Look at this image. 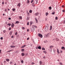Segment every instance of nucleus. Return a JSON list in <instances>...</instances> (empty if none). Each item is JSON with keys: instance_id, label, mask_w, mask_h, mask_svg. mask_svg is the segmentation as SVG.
<instances>
[{"instance_id": "39", "label": "nucleus", "mask_w": 65, "mask_h": 65, "mask_svg": "<svg viewBox=\"0 0 65 65\" xmlns=\"http://www.w3.org/2000/svg\"><path fill=\"white\" fill-rule=\"evenodd\" d=\"M55 20H58V17H55Z\"/></svg>"}, {"instance_id": "23", "label": "nucleus", "mask_w": 65, "mask_h": 65, "mask_svg": "<svg viewBox=\"0 0 65 65\" xmlns=\"http://www.w3.org/2000/svg\"><path fill=\"white\" fill-rule=\"evenodd\" d=\"M26 46V45H25L22 46V48H23V47H25V46Z\"/></svg>"}, {"instance_id": "64", "label": "nucleus", "mask_w": 65, "mask_h": 65, "mask_svg": "<svg viewBox=\"0 0 65 65\" xmlns=\"http://www.w3.org/2000/svg\"><path fill=\"white\" fill-rule=\"evenodd\" d=\"M2 4H4V2H3L2 3Z\"/></svg>"}, {"instance_id": "54", "label": "nucleus", "mask_w": 65, "mask_h": 65, "mask_svg": "<svg viewBox=\"0 0 65 65\" xmlns=\"http://www.w3.org/2000/svg\"><path fill=\"white\" fill-rule=\"evenodd\" d=\"M11 30V27H10L9 28V30Z\"/></svg>"}, {"instance_id": "27", "label": "nucleus", "mask_w": 65, "mask_h": 65, "mask_svg": "<svg viewBox=\"0 0 65 65\" xmlns=\"http://www.w3.org/2000/svg\"><path fill=\"white\" fill-rule=\"evenodd\" d=\"M59 63L60 64V65H63V63H62V62H59Z\"/></svg>"}, {"instance_id": "4", "label": "nucleus", "mask_w": 65, "mask_h": 65, "mask_svg": "<svg viewBox=\"0 0 65 65\" xmlns=\"http://www.w3.org/2000/svg\"><path fill=\"white\" fill-rule=\"evenodd\" d=\"M34 3L35 4H37V0H35V1H34Z\"/></svg>"}, {"instance_id": "17", "label": "nucleus", "mask_w": 65, "mask_h": 65, "mask_svg": "<svg viewBox=\"0 0 65 65\" xmlns=\"http://www.w3.org/2000/svg\"><path fill=\"white\" fill-rule=\"evenodd\" d=\"M27 15H29V14H30V13H29L28 12V11L27 12Z\"/></svg>"}, {"instance_id": "29", "label": "nucleus", "mask_w": 65, "mask_h": 65, "mask_svg": "<svg viewBox=\"0 0 65 65\" xmlns=\"http://www.w3.org/2000/svg\"><path fill=\"white\" fill-rule=\"evenodd\" d=\"M35 20L36 21V23H38V22H37V19H36V18H35Z\"/></svg>"}, {"instance_id": "26", "label": "nucleus", "mask_w": 65, "mask_h": 65, "mask_svg": "<svg viewBox=\"0 0 65 65\" xmlns=\"http://www.w3.org/2000/svg\"><path fill=\"white\" fill-rule=\"evenodd\" d=\"M12 10L13 11H15V9L14 8L12 9Z\"/></svg>"}, {"instance_id": "6", "label": "nucleus", "mask_w": 65, "mask_h": 65, "mask_svg": "<svg viewBox=\"0 0 65 65\" xmlns=\"http://www.w3.org/2000/svg\"><path fill=\"white\" fill-rule=\"evenodd\" d=\"M14 27V24L13 23H12L11 24V27L12 28H13Z\"/></svg>"}, {"instance_id": "59", "label": "nucleus", "mask_w": 65, "mask_h": 65, "mask_svg": "<svg viewBox=\"0 0 65 65\" xmlns=\"http://www.w3.org/2000/svg\"><path fill=\"white\" fill-rule=\"evenodd\" d=\"M7 11V10L6 9L5 10V11Z\"/></svg>"}, {"instance_id": "8", "label": "nucleus", "mask_w": 65, "mask_h": 65, "mask_svg": "<svg viewBox=\"0 0 65 65\" xmlns=\"http://www.w3.org/2000/svg\"><path fill=\"white\" fill-rule=\"evenodd\" d=\"M32 6H33V7H34L35 6V4H34V3H33L32 4Z\"/></svg>"}, {"instance_id": "53", "label": "nucleus", "mask_w": 65, "mask_h": 65, "mask_svg": "<svg viewBox=\"0 0 65 65\" xmlns=\"http://www.w3.org/2000/svg\"><path fill=\"white\" fill-rule=\"evenodd\" d=\"M29 37L28 38H27V40H29Z\"/></svg>"}, {"instance_id": "18", "label": "nucleus", "mask_w": 65, "mask_h": 65, "mask_svg": "<svg viewBox=\"0 0 65 65\" xmlns=\"http://www.w3.org/2000/svg\"><path fill=\"white\" fill-rule=\"evenodd\" d=\"M10 64H13V62L12 61H11L10 63Z\"/></svg>"}, {"instance_id": "9", "label": "nucleus", "mask_w": 65, "mask_h": 65, "mask_svg": "<svg viewBox=\"0 0 65 65\" xmlns=\"http://www.w3.org/2000/svg\"><path fill=\"white\" fill-rule=\"evenodd\" d=\"M10 47H11V48H14V47H15V46L11 45Z\"/></svg>"}, {"instance_id": "44", "label": "nucleus", "mask_w": 65, "mask_h": 65, "mask_svg": "<svg viewBox=\"0 0 65 65\" xmlns=\"http://www.w3.org/2000/svg\"><path fill=\"white\" fill-rule=\"evenodd\" d=\"M26 20H29V18L28 17H27Z\"/></svg>"}, {"instance_id": "33", "label": "nucleus", "mask_w": 65, "mask_h": 65, "mask_svg": "<svg viewBox=\"0 0 65 65\" xmlns=\"http://www.w3.org/2000/svg\"><path fill=\"white\" fill-rule=\"evenodd\" d=\"M19 18L20 19H22V16H19Z\"/></svg>"}, {"instance_id": "10", "label": "nucleus", "mask_w": 65, "mask_h": 65, "mask_svg": "<svg viewBox=\"0 0 65 65\" xmlns=\"http://www.w3.org/2000/svg\"><path fill=\"white\" fill-rule=\"evenodd\" d=\"M61 49L63 50H65V48L64 46H62L61 47Z\"/></svg>"}, {"instance_id": "61", "label": "nucleus", "mask_w": 65, "mask_h": 65, "mask_svg": "<svg viewBox=\"0 0 65 65\" xmlns=\"http://www.w3.org/2000/svg\"><path fill=\"white\" fill-rule=\"evenodd\" d=\"M62 52H63V51H60V53H62Z\"/></svg>"}, {"instance_id": "34", "label": "nucleus", "mask_w": 65, "mask_h": 65, "mask_svg": "<svg viewBox=\"0 0 65 65\" xmlns=\"http://www.w3.org/2000/svg\"><path fill=\"white\" fill-rule=\"evenodd\" d=\"M22 56H24V53H22Z\"/></svg>"}, {"instance_id": "28", "label": "nucleus", "mask_w": 65, "mask_h": 65, "mask_svg": "<svg viewBox=\"0 0 65 65\" xmlns=\"http://www.w3.org/2000/svg\"><path fill=\"white\" fill-rule=\"evenodd\" d=\"M12 32L11 31L10 32H9V34L10 35H11L12 33Z\"/></svg>"}, {"instance_id": "45", "label": "nucleus", "mask_w": 65, "mask_h": 65, "mask_svg": "<svg viewBox=\"0 0 65 65\" xmlns=\"http://www.w3.org/2000/svg\"><path fill=\"white\" fill-rule=\"evenodd\" d=\"M44 43H46L47 42V41H44Z\"/></svg>"}, {"instance_id": "2", "label": "nucleus", "mask_w": 65, "mask_h": 65, "mask_svg": "<svg viewBox=\"0 0 65 65\" xmlns=\"http://www.w3.org/2000/svg\"><path fill=\"white\" fill-rule=\"evenodd\" d=\"M39 14V13L37 12L35 14V16H38Z\"/></svg>"}, {"instance_id": "19", "label": "nucleus", "mask_w": 65, "mask_h": 65, "mask_svg": "<svg viewBox=\"0 0 65 65\" xmlns=\"http://www.w3.org/2000/svg\"><path fill=\"white\" fill-rule=\"evenodd\" d=\"M19 21H16L15 22V24H19Z\"/></svg>"}, {"instance_id": "13", "label": "nucleus", "mask_w": 65, "mask_h": 65, "mask_svg": "<svg viewBox=\"0 0 65 65\" xmlns=\"http://www.w3.org/2000/svg\"><path fill=\"white\" fill-rule=\"evenodd\" d=\"M31 30H35V28H34V27H32L31 28Z\"/></svg>"}, {"instance_id": "30", "label": "nucleus", "mask_w": 65, "mask_h": 65, "mask_svg": "<svg viewBox=\"0 0 65 65\" xmlns=\"http://www.w3.org/2000/svg\"><path fill=\"white\" fill-rule=\"evenodd\" d=\"M29 2H30V1L28 0H27V3L28 4H29Z\"/></svg>"}, {"instance_id": "11", "label": "nucleus", "mask_w": 65, "mask_h": 65, "mask_svg": "<svg viewBox=\"0 0 65 65\" xmlns=\"http://www.w3.org/2000/svg\"><path fill=\"white\" fill-rule=\"evenodd\" d=\"M17 6H19V7H20V6H21V3H18V4Z\"/></svg>"}, {"instance_id": "3", "label": "nucleus", "mask_w": 65, "mask_h": 65, "mask_svg": "<svg viewBox=\"0 0 65 65\" xmlns=\"http://www.w3.org/2000/svg\"><path fill=\"white\" fill-rule=\"evenodd\" d=\"M38 36L39 37H40V38H42V35L40 34H39Z\"/></svg>"}, {"instance_id": "47", "label": "nucleus", "mask_w": 65, "mask_h": 65, "mask_svg": "<svg viewBox=\"0 0 65 65\" xmlns=\"http://www.w3.org/2000/svg\"><path fill=\"white\" fill-rule=\"evenodd\" d=\"M63 24H65V21L64 20L63 21Z\"/></svg>"}, {"instance_id": "31", "label": "nucleus", "mask_w": 65, "mask_h": 65, "mask_svg": "<svg viewBox=\"0 0 65 65\" xmlns=\"http://www.w3.org/2000/svg\"><path fill=\"white\" fill-rule=\"evenodd\" d=\"M49 9H50V10H51V9H52V7L51 6L50 7L48 8Z\"/></svg>"}, {"instance_id": "20", "label": "nucleus", "mask_w": 65, "mask_h": 65, "mask_svg": "<svg viewBox=\"0 0 65 65\" xmlns=\"http://www.w3.org/2000/svg\"><path fill=\"white\" fill-rule=\"evenodd\" d=\"M52 26H51L50 29V30H52Z\"/></svg>"}, {"instance_id": "21", "label": "nucleus", "mask_w": 65, "mask_h": 65, "mask_svg": "<svg viewBox=\"0 0 65 65\" xmlns=\"http://www.w3.org/2000/svg\"><path fill=\"white\" fill-rule=\"evenodd\" d=\"M56 41H59V39H58V38H56Z\"/></svg>"}, {"instance_id": "36", "label": "nucleus", "mask_w": 65, "mask_h": 65, "mask_svg": "<svg viewBox=\"0 0 65 65\" xmlns=\"http://www.w3.org/2000/svg\"><path fill=\"white\" fill-rule=\"evenodd\" d=\"M3 32L4 33H5L6 32V30H3Z\"/></svg>"}, {"instance_id": "40", "label": "nucleus", "mask_w": 65, "mask_h": 65, "mask_svg": "<svg viewBox=\"0 0 65 65\" xmlns=\"http://www.w3.org/2000/svg\"><path fill=\"white\" fill-rule=\"evenodd\" d=\"M42 50H45V48H44V47H43L42 48Z\"/></svg>"}, {"instance_id": "35", "label": "nucleus", "mask_w": 65, "mask_h": 65, "mask_svg": "<svg viewBox=\"0 0 65 65\" xmlns=\"http://www.w3.org/2000/svg\"><path fill=\"white\" fill-rule=\"evenodd\" d=\"M29 25V22H28L27 23V26H28Z\"/></svg>"}, {"instance_id": "25", "label": "nucleus", "mask_w": 65, "mask_h": 65, "mask_svg": "<svg viewBox=\"0 0 65 65\" xmlns=\"http://www.w3.org/2000/svg\"><path fill=\"white\" fill-rule=\"evenodd\" d=\"M40 65H41L42 64V62L41 61H40L39 62Z\"/></svg>"}, {"instance_id": "15", "label": "nucleus", "mask_w": 65, "mask_h": 65, "mask_svg": "<svg viewBox=\"0 0 65 65\" xmlns=\"http://www.w3.org/2000/svg\"><path fill=\"white\" fill-rule=\"evenodd\" d=\"M29 12L30 13H32V11L31 10H30L29 11Z\"/></svg>"}, {"instance_id": "49", "label": "nucleus", "mask_w": 65, "mask_h": 65, "mask_svg": "<svg viewBox=\"0 0 65 65\" xmlns=\"http://www.w3.org/2000/svg\"><path fill=\"white\" fill-rule=\"evenodd\" d=\"M62 11L63 12H65V10H62Z\"/></svg>"}, {"instance_id": "57", "label": "nucleus", "mask_w": 65, "mask_h": 65, "mask_svg": "<svg viewBox=\"0 0 65 65\" xmlns=\"http://www.w3.org/2000/svg\"><path fill=\"white\" fill-rule=\"evenodd\" d=\"M57 61H58V62H60V60H59V59H58Z\"/></svg>"}, {"instance_id": "56", "label": "nucleus", "mask_w": 65, "mask_h": 65, "mask_svg": "<svg viewBox=\"0 0 65 65\" xmlns=\"http://www.w3.org/2000/svg\"><path fill=\"white\" fill-rule=\"evenodd\" d=\"M45 21H47V18H45Z\"/></svg>"}, {"instance_id": "12", "label": "nucleus", "mask_w": 65, "mask_h": 65, "mask_svg": "<svg viewBox=\"0 0 65 65\" xmlns=\"http://www.w3.org/2000/svg\"><path fill=\"white\" fill-rule=\"evenodd\" d=\"M50 35V33L48 34H47V35L46 36V37H48V36H49Z\"/></svg>"}, {"instance_id": "14", "label": "nucleus", "mask_w": 65, "mask_h": 65, "mask_svg": "<svg viewBox=\"0 0 65 65\" xmlns=\"http://www.w3.org/2000/svg\"><path fill=\"white\" fill-rule=\"evenodd\" d=\"M38 48L39 50H41V47L40 46H39L38 47Z\"/></svg>"}, {"instance_id": "62", "label": "nucleus", "mask_w": 65, "mask_h": 65, "mask_svg": "<svg viewBox=\"0 0 65 65\" xmlns=\"http://www.w3.org/2000/svg\"><path fill=\"white\" fill-rule=\"evenodd\" d=\"M62 7H63V8L64 7V6L63 5L62 6Z\"/></svg>"}, {"instance_id": "46", "label": "nucleus", "mask_w": 65, "mask_h": 65, "mask_svg": "<svg viewBox=\"0 0 65 65\" xmlns=\"http://www.w3.org/2000/svg\"><path fill=\"white\" fill-rule=\"evenodd\" d=\"M32 27H33V28H34V27H35L36 26L34 25H32Z\"/></svg>"}, {"instance_id": "51", "label": "nucleus", "mask_w": 65, "mask_h": 65, "mask_svg": "<svg viewBox=\"0 0 65 65\" xmlns=\"http://www.w3.org/2000/svg\"><path fill=\"white\" fill-rule=\"evenodd\" d=\"M35 64V63H34V62H32L31 63L32 65H33V64Z\"/></svg>"}, {"instance_id": "48", "label": "nucleus", "mask_w": 65, "mask_h": 65, "mask_svg": "<svg viewBox=\"0 0 65 65\" xmlns=\"http://www.w3.org/2000/svg\"><path fill=\"white\" fill-rule=\"evenodd\" d=\"M22 29H25V27H22Z\"/></svg>"}, {"instance_id": "42", "label": "nucleus", "mask_w": 65, "mask_h": 65, "mask_svg": "<svg viewBox=\"0 0 65 65\" xmlns=\"http://www.w3.org/2000/svg\"><path fill=\"white\" fill-rule=\"evenodd\" d=\"M33 0H32L31 1V3H33Z\"/></svg>"}, {"instance_id": "22", "label": "nucleus", "mask_w": 65, "mask_h": 65, "mask_svg": "<svg viewBox=\"0 0 65 65\" xmlns=\"http://www.w3.org/2000/svg\"><path fill=\"white\" fill-rule=\"evenodd\" d=\"M48 13L46 12L45 13L46 16H47V15H48Z\"/></svg>"}, {"instance_id": "50", "label": "nucleus", "mask_w": 65, "mask_h": 65, "mask_svg": "<svg viewBox=\"0 0 65 65\" xmlns=\"http://www.w3.org/2000/svg\"><path fill=\"white\" fill-rule=\"evenodd\" d=\"M17 33H18V32H16L15 33V35H17Z\"/></svg>"}, {"instance_id": "37", "label": "nucleus", "mask_w": 65, "mask_h": 65, "mask_svg": "<svg viewBox=\"0 0 65 65\" xmlns=\"http://www.w3.org/2000/svg\"><path fill=\"white\" fill-rule=\"evenodd\" d=\"M9 26H11V24L10 23H8L7 24Z\"/></svg>"}, {"instance_id": "7", "label": "nucleus", "mask_w": 65, "mask_h": 65, "mask_svg": "<svg viewBox=\"0 0 65 65\" xmlns=\"http://www.w3.org/2000/svg\"><path fill=\"white\" fill-rule=\"evenodd\" d=\"M13 51V50H9V51L7 52V53H8L9 52H12Z\"/></svg>"}, {"instance_id": "1", "label": "nucleus", "mask_w": 65, "mask_h": 65, "mask_svg": "<svg viewBox=\"0 0 65 65\" xmlns=\"http://www.w3.org/2000/svg\"><path fill=\"white\" fill-rule=\"evenodd\" d=\"M48 26H45V30L46 32H47L48 31Z\"/></svg>"}, {"instance_id": "24", "label": "nucleus", "mask_w": 65, "mask_h": 65, "mask_svg": "<svg viewBox=\"0 0 65 65\" xmlns=\"http://www.w3.org/2000/svg\"><path fill=\"white\" fill-rule=\"evenodd\" d=\"M6 60L7 62H9V59H6Z\"/></svg>"}, {"instance_id": "38", "label": "nucleus", "mask_w": 65, "mask_h": 65, "mask_svg": "<svg viewBox=\"0 0 65 65\" xmlns=\"http://www.w3.org/2000/svg\"><path fill=\"white\" fill-rule=\"evenodd\" d=\"M43 52H44V53H45V54H46V52L45 51H44Z\"/></svg>"}, {"instance_id": "63", "label": "nucleus", "mask_w": 65, "mask_h": 65, "mask_svg": "<svg viewBox=\"0 0 65 65\" xmlns=\"http://www.w3.org/2000/svg\"><path fill=\"white\" fill-rule=\"evenodd\" d=\"M29 29H27V32H29Z\"/></svg>"}, {"instance_id": "52", "label": "nucleus", "mask_w": 65, "mask_h": 65, "mask_svg": "<svg viewBox=\"0 0 65 65\" xmlns=\"http://www.w3.org/2000/svg\"><path fill=\"white\" fill-rule=\"evenodd\" d=\"M3 37H1V40H2L3 39Z\"/></svg>"}, {"instance_id": "32", "label": "nucleus", "mask_w": 65, "mask_h": 65, "mask_svg": "<svg viewBox=\"0 0 65 65\" xmlns=\"http://www.w3.org/2000/svg\"><path fill=\"white\" fill-rule=\"evenodd\" d=\"M30 25H32V24H33V22H32L31 21L30 22Z\"/></svg>"}, {"instance_id": "5", "label": "nucleus", "mask_w": 65, "mask_h": 65, "mask_svg": "<svg viewBox=\"0 0 65 65\" xmlns=\"http://www.w3.org/2000/svg\"><path fill=\"white\" fill-rule=\"evenodd\" d=\"M57 52L58 54L60 53V52H59V50L58 48L57 49Z\"/></svg>"}, {"instance_id": "16", "label": "nucleus", "mask_w": 65, "mask_h": 65, "mask_svg": "<svg viewBox=\"0 0 65 65\" xmlns=\"http://www.w3.org/2000/svg\"><path fill=\"white\" fill-rule=\"evenodd\" d=\"M50 48H51V47H54V46L53 45H51L49 47Z\"/></svg>"}, {"instance_id": "58", "label": "nucleus", "mask_w": 65, "mask_h": 65, "mask_svg": "<svg viewBox=\"0 0 65 65\" xmlns=\"http://www.w3.org/2000/svg\"><path fill=\"white\" fill-rule=\"evenodd\" d=\"M22 51H24V49H22Z\"/></svg>"}, {"instance_id": "55", "label": "nucleus", "mask_w": 65, "mask_h": 65, "mask_svg": "<svg viewBox=\"0 0 65 65\" xmlns=\"http://www.w3.org/2000/svg\"><path fill=\"white\" fill-rule=\"evenodd\" d=\"M8 19L9 20H11V18H9Z\"/></svg>"}, {"instance_id": "43", "label": "nucleus", "mask_w": 65, "mask_h": 65, "mask_svg": "<svg viewBox=\"0 0 65 65\" xmlns=\"http://www.w3.org/2000/svg\"><path fill=\"white\" fill-rule=\"evenodd\" d=\"M21 62L22 63H24V61L23 60H21Z\"/></svg>"}, {"instance_id": "60", "label": "nucleus", "mask_w": 65, "mask_h": 65, "mask_svg": "<svg viewBox=\"0 0 65 65\" xmlns=\"http://www.w3.org/2000/svg\"><path fill=\"white\" fill-rule=\"evenodd\" d=\"M11 38H13V36H12V37H11Z\"/></svg>"}, {"instance_id": "41", "label": "nucleus", "mask_w": 65, "mask_h": 65, "mask_svg": "<svg viewBox=\"0 0 65 65\" xmlns=\"http://www.w3.org/2000/svg\"><path fill=\"white\" fill-rule=\"evenodd\" d=\"M55 12H53L52 13V14H55Z\"/></svg>"}]
</instances>
